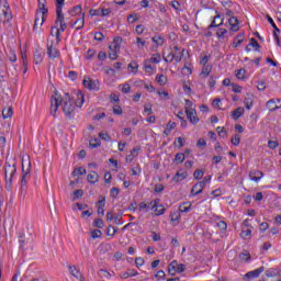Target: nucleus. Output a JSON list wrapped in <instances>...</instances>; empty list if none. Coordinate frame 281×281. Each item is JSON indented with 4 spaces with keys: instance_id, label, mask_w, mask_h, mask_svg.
Masks as SVG:
<instances>
[{
    "instance_id": "obj_1",
    "label": "nucleus",
    "mask_w": 281,
    "mask_h": 281,
    "mask_svg": "<svg viewBox=\"0 0 281 281\" xmlns=\"http://www.w3.org/2000/svg\"><path fill=\"white\" fill-rule=\"evenodd\" d=\"M14 175H16V165H10V162H5L4 179H5V190H8V192L12 190V179H14Z\"/></svg>"
},
{
    "instance_id": "obj_2",
    "label": "nucleus",
    "mask_w": 281,
    "mask_h": 281,
    "mask_svg": "<svg viewBox=\"0 0 281 281\" xmlns=\"http://www.w3.org/2000/svg\"><path fill=\"white\" fill-rule=\"evenodd\" d=\"M63 104V97L58 93V90H54V95L50 98V115L56 117L58 106Z\"/></svg>"
},
{
    "instance_id": "obj_3",
    "label": "nucleus",
    "mask_w": 281,
    "mask_h": 281,
    "mask_svg": "<svg viewBox=\"0 0 281 281\" xmlns=\"http://www.w3.org/2000/svg\"><path fill=\"white\" fill-rule=\"evenodd\" d=\"M30 170H32V164L30 162V157L22 158V186H27V181L30 180Z\"/></svg>"
},
{
    "instance_id": "obj_4",
    "label": "nucleus",
    "mask_w": 281,
    "mask_h": 281,
    "mask_svg": "<svg viewBox=\"0 0 281 281\" xmlns=\"http://www.w3.org/2000/svg\"><path fill=\"white\" fill-rule=\"evenodd\" d=\"M83 87L89 89V91H98L100 89V81L86 77L83 79Z\"/></svg>"
},
{
    "instance_id": "obj_5",
    "label": "nucleus",
    "mask_w": 281,
    "mask_h": 281,
    "mask_svg": "<svg viewBox=\"0 0 281 281\" xmlns=\"http://www.w3.org/2000/svg\"><path fill=\"white\" fill-rule=\"evenodd\" d=\"M0 14L2 16V19H0L2 23H10V21H12V10H10V7L0 9Z\"/></svg>"
},
{
    "instance_id": "obj_6",
    "label": "nucleus",
    "mask_w": 281,
    "mask_h": 281,
    "mask_svg": "<svg viewBox=\"0 0 281 281\" xmlns=\"http://www.w3.org/2000/svg\"><path fill=\"white\" fill-rule=\"evenodd\" d=\"M74 109H75V106H74V102H71V99H68L67 101L64 102L63 111L66 116L72 117Z\"/></svg>"
},
{
    "instance_id": "obj_7",
    "label": "nucleus",
    "mask_w": 281,
    "mask_h": 281,
    "mask_svg": "<svg viewBox=\"0 0 281 281\" xmlns=\"http://www.w3.org/2000/svg\"><path fill=\"white\" fill-rule=\"evenodd\" d=\"M205 189V182H196L192 189H191V196H196L199 194L203 193V190Z\"/></svg>"
},
{
    "instance_id": "obj_8",
    "label": "nucleus",
    "mask_w": 281,
    "mask_h": 281,
    "mask_svg": "<svg viewBox=\"0 0 281 281\" xmlns=\"http://www.w3.org/2000/svg\"><path fill=\"white\" fill-rule=\"evenodd\" d=\"M187 119L189 120L190 124H199V116L196 115V110L191 109L187 110Z\"/></svg>"
},
{
    "instance_id": "obj_9",
    "label": "nucleus",
    "mask_w": 281,
    "mask_h": 281,
    "mask_svg": "<svg viewBox=\"0 0 281 281\" xmlns=\"http://www.w3.org/2000/svg\"><path fill=\"white\" fill-rule=\"evenodd\" d=\"M250 181H256L258 183L262 177H265V173L260 170H251L248 175Z\"/></svg>"
},
{
    "instance_id": "obj_10",
    "label": "nucleus",
    "mask_w": 281,
    "mask_h": 281,
    "mask_svg": "<svg viewBox=\"0 0 281 281\" xmlns=\"http://www.w3.org/2000/svg\"><path fill=\"white\" fill-rule=\"evenodd\" d=\"M260 273H265V267L261 266L258 269H255L252 271H249L245 274V278H247L248 280H250V278H259Z\"/></svg>"
},
{
    "instance_id": "obj_11",
    "label": "nucleus",
    "mask_w": 281,
    "mask_h": 281,
    "mask_svg": "<svg viewBox=\"0 0 281 281\" xmlns=\"http://www.w3.org/2000/svg\"><path fill=\"white\" fill-rule=\"evenodd\" d=\"M122 47V37H114L113 43L110 45L111 52H120Z\"/></svg>"
},
{
    "instance_id": "obj_12",
    "label": "nucleus",
    "mask_w": 281,
    "mask_h": 281,
    "mask_svg": "<svg viewBox=\"0 0 281 281\" xmlns=\"http://www.w3.org/2000/svg\"><path fill=\"white\" fill-rule=\"evenodd\" d=\"M228 23H229V25H231L232 32H238V25H239L238 18H236V16H231V18L228 19Z\"/></svg>"
},
{
    "instance_id": "obj_13",
    "label": "nucleus",
    "mask_w": 281,
    "mask_h": 281,
    "mask_svg": "<svg viewBox=\"0 0 281 281\" xmlns=\"http://www.w3.org/2000/svg\"><path fill=\"white\" fill-rule=\"evenodd\" d=\"M88 182L89 183H98L100 176L98 175V172L95 171H91L88 176H87Z\"/></svg>"
},
{
    "instance_id": "obj_14",
    "label": "nucleus",
    "mask_w": 281,
    "mask_h": 281,
    "mask_svg": "<svg viewBox=\"0 0 281 281\" xmlns=\"http://www.w3.org/2000/svg\"><path fill=\"white\" fill-rule=\"evenodd\" d=\"M245 113V108L239 106L232 112L233 120H239V117Z\"/></svg>"
},
{
    "instance_id": "obj_15",
    "label": "nucleus",
    "mask_w": 281,
    "mask_h": 281,
    "mask_svg": "<svg viewBox=\"0 0 281 281\" xmlns=\"http://www.w3.org/2000/svg\"><path fill=\"white\" fill-rule=\"evenodd\" d=\"M183 179H188V172H177L172 180L176 181V183H179L180 181H183Z\"/></svg>"
},
{
    "instance_id": "obj_16",
    "label": "nucleus",
    "mask_w": 281,
    "mask_h": 281,
    "mask_svg": "<svg viewBox=\"0 0 281 281\" xmlns=\"http://www.w3.org/2000/svg\"><path fill=\"white\" fill-rule=\"evenodd\" d=\"M47 54L50 58H58L60 56V52L58 49L54 48V46H48Z\"/></svg>"
},
{
    "instance_id": "obj_17",
    "label": "nucleus",
    "mask_w": 281,
    "mask_h": 281,
    "mask_svg": "<svg viewBox=\"0 0 281 281\" xmlns=\"http://www.w3.org/2000/svg\"><path fill=\"white\" fill-rule=\"evenodd\" d=\"M33 60L35 65H41L43 63V53L35 50L33 53Z\"/></svg>"
},
{
    "instance_id": "obj_18",
    "label": "nucleus",
    "mask_w": 281,
    "mask_h": 281,
    "mask_svg": "<svg viewBox=\"0 0 281 281\" xmlns=\"http://www.w3.org/2000/svg\"><path fill=\"white\" fill-rule=\"evenodd\" d=\"M135 276H138L137 270L128 269L126 272H123V273L121 274V278H122L123 280H126L127 278H133V277H135Z\"/></svg>"
},
{
    "instance_id": "obj_19",
    "label": "nucleus",
    "mask_w": 281,
    "mask_h": 281,
    "mask_svg": "<svg viewBox=\"0 0 281 281\" xmlns=\"http://www.w3.org/2000/svg\"><path fill=\"white\" fill-rule=\"evenodd\" d=\"M38 1V11L43 12L44 14H48L49 9H47V0H37Z\"/></svg>"
},
{
    "instance_id": "obj_20",
    "label": "nucleus",
    "mask_w": 281,
    "mask_h": 281,
    "mask_svg": "<svg viewBox=\"0 0 281 281\" xmlns=\"http://www.w3.org/2000/svg\"><path fill=\"white\" fill-rule=\"evenodd\" d=\"M267 109L273 113V111H278V109H280V106L276 105V99H271L267 102L266 104Z\"/></svg>"
},
{
    "instance_id": "obj_21",
    "label": "nucleus",
    "mask_w": 281,
    "mask_h": 281,
    "mask_svg": "<svg viewBox=\"0 0 281 281\" xmlns=\"http://www.w3.org/2000/svg\"><path fill=\"white\" fill-rule=\"evenodd\" d=\"M178 262L177 260H173L170 262V265L168 266V273L170 276H175L177 273V267H178Z\"/></svg>"
},
{
    "instance_id": "obj_22",
    "label": "nucleus",
    "mask_w": 281,
    "mask_h": 281,
    "mask_svg": "<svg viewBox=\"0 0 281 281\" xmlns=\"http://www.w3.org/2000/svg\"><path fill=\"white\" fill-rule=\"evenodd\" d=\"M68 14H70V16H76L78 14H82V7L80 4L74 7L72 9H70L68 11Z\"/></svg>"
},
{
    "instance_id": "obj_23",
    "label": "nucleus",
    "mask_w": 281,
    "mask_h": 281,
    "mask_svg": "<svg viewBox=\"0 0 281 281\" xmlns=\"http://www.w3.org/2000/svg\"><path fill=\"white\" fill-rule=\"evenodd\" d=\"M245 41V34L240 33L238 34L233 42V47H238V45H241Z\"/></svg>"
},
{
    "instance_id": "obj_24",
    "label": "nucleus",
    "mask_w": 281,
    "mask_h": 281,
    "mask_svg": "<svg viewBox=\"0 0 281 281\" xmlns=\"http://www.w3.org/2000/svg\"><path fill=\"white\" fill-rule=\"evenodd\" d=\"M78 98L75 101L76 106L79 109L85 104V95L82 94V91H78L77 93Z\"/></svg>"
},
{
    "instance_id": "obj_25",
    "label": "nucleus",
    "mask_w": 281,
    "mask_h": 281,
    "mask_svg": "<svg viewBox=\"0 0 281 281\" xmlns=\"http://www.w3.org/2000/svg\"><path fill=\"white\" fill-rule=\"evenodd\" d=\"M192 207V203L190 202H183L182 204H180L179 206V212L181 213H188L190 212V209Z\"/></svg>"
},
{
    "instance_id": "obj_26",
    "label": "nucleus",
    "mask_w": 281,
    "mask_h": 281,
    "mask_svg": "<svg viewBox=\"0 0 281 281\" xmlns=\"http://www.w3.org/2000/svg\"><path fill=\"white\" fill-rule=\"evenodd\" d=\"M74 25H78L76 27V30H82V27H85V13L81 14L80 19H77L75 21V23L72 24V27H74Z\"/></svg>"
},
{
    "instance_id": "obj_27",
    "label": "nucleus",
    "mask_w": 281,
    "mask_h": 281,
    "mask_svg": "<svg viewBox=\"0 0 281 281\" xmlns=\"http://www.w3.org/2000/svg\"><path fill=\"white\" fill-rule=\"evenodd\" d=\"M82 175H87V169L82 167L75 168L72 171V177H80Z\"/></svg>"
},
{
    "instance_id": "obj_28",
    "label": "nucleus",
    "mask_w": 281,
    "mask_h": 281,
    "mask_svg": "<svg viewBox=\"0 0 281 281\" xmlns=\"http://www.w3.org/2000/svg\"><path fill=\"white\" fill-rule=\"evenodd\" d=\"M72 194H74V196H72L71 201H78V199H82L85 191H82V189H78V190H75L72 192Z\"/></svg>"
},
{
    "instance_id": "obj_29",
    "label": "nucleus",
    "mask_w": 281,
    "mask_h": 281,
    "mask_svg": "<svg viewBox=\"0 0 281 281\" xmlns=\"http://www.w3.org/2000/svg\"><path fill=\"white\" fill-rule=\"evenodd\" d=\"M7 57L11 63H16V53L14 49L10 48L7 53Z\"/></svg>"
},
{
    "instance_id": "obj_30",
    "label": "nucleus",
    "mask_w": 281,
    "mask_h": 281,
    "mask_svg": "<svg viewBox=\"0 0 281 281\" xmlns=\"http://www.w3.org/2000/svg\"><path fill=\"white\" fill-rule=\"evenodd\" d=\"M156 80H157L158 85H160V87H164V85H166V82H168V77L164 76V75H157Z\"/></svg>"
},
{
    "instance_id": "obj_31",
    "label": "nucleus",
    "mask_w": 281,
    "mask_h": 281,
    "mask_svg": "<svg viewBox=\"0 0 281 281\" xmlns=\"http://www.w3.org/2000/svg\"><path fill=\"white\" fill-rule=\"evenodd\" d=\"M246 74H247V70H245V68H240L235 71V76H236V78H238V80H245Z\"/></svg>"
},
{
    "instance_id": "obj_32",
    "label": "nucleus",
    "mask_w": 281,
    "mask_h": 281,
    "mask_svg": "<svg viewBox=\"0 0 281 281\" xmlns=\"http://www.w3.org/2000/svg\"><path fill=\"white\" fill-rule=\"evenodd\" d=\"M69 269V273L74 276V278H79L80 276V270H78V268H76V266H68Z\"/></svg>"
},
{
    "instance_id": "obj_33",
    "label": "nucleus",
    "mask_w": 281,
    "mask_h": 281,
    "mask_svg": "<svg viewBox=\"0 0 281 281\" xmlns=\"http://www.w3.org/2000/svg\"><path fill=\"white\" fill-rule=\"evenodd\" d=\"M50 36H56V40L60 41V29H58L56 26H52Z\"/></svg>"
},
{
    "instance_id": "obj_34",
    "label": "nucleus",
    "mask_w": 281,
    "mask_h": 281,
    "mask_svg": "<svg viewBox=\"0 0 281 281\" xmlns=\"http://www.w3.org/2000/svg\"><path fill=\"white\" fill-rule=\"evenodd\" d=\"M56 15L55 25H58V23H65V15L63 14V11H56Z\"/></svg>"
},
{
    "instance_id": "obj_35",
    "label": "nucleus",
    "mask_w": 281,
    "mask_h": 281,
    "mask_svg": "<svg viewBox=\"0 0 281 281\" xmlns=\"http://www.w3.org/2000/svg\"><path fill=\"white\" fill-rule=\"evenodd\" d=\"M268 19V23H270V25L273 27V32H276V34H280V30L278 27V25H276V22L273 21V18L270 15H267Z\"/></svg>"
},
{
    "instance_id": "obj_36",
    "label": "nucleus",
    "mask_w": 281,
    "mask_h": 281,
    "mask_svg": "<svg viewBox=\"0 0 281 281\" xmlns=\"http://www.w3.org/2000/svg\"><path fill=\"white\" fill-rule=\"evenodd\" d=\"M12 108H7L2 110V117L3 120H8L9 117H12Z\"/></svg>"
},
{
    "instance_id": "obj_37",
    "label": "nucleus",
    "mask_w": 281,
    "mask_h": 281,
    "mask_svg": "<svg viewBox=\"0 0 281 281\" xmlns=\"http://www.w3.org/2000/svg\"><path fill=\"white\" fill-rule=\"evenodd\" d=\"M266 276H267V278H276V276H280V271H278L276 269H268L266 271Z\"/></svg>"
},
{
    "instance_id": "obj_38",
    "label": "nucleus",
    "mask_w": 281,
    "mask_h": 281,
    "mask_svg": "<svg viewBox=\"0 0 281 281\" xmlns=\"http://www.w3.org/2000/svg\"><path fill=\"white\" fill-rule=\"evenodd\" d=\"M212 71V66H203L202 71H201V76H203V78H206L210 76V72Z\"/></svg>"
},
{
    "instance_id": "obj_39",
    "label": "nucleus",
    "mask_w": 281,
    "mask_h": 281,
    "mask_svg": "<svg viewBox=\"0 0 281 281\" xmlns=\"http://www.w3.org/2000/svg\"><path fill=\"white\" fill-rule=\"evenodd\" d=\"M203 175H205V171H203L202 169H196L193 172V177L196 181H200V179H203Z\"/></svg>"
},
{
    "instance_id": "obj_40",
    "label": "nucleus",
    "mask_w": 281,
    "mask_h": 281,
    "mask_svg": "<svg viewBox=\"0 0 281 281\" xmlns=\"http://www.w3.org/2000/svg\"><path fill=\"white\" fill-rule=\"evenodd\" d=\"M248 45L250 47H254L255 52H260V44L258 43V41H256V38H250V43Z\"/></svg>"
},
{
    "instance_id": "obj_41",
    "label": "nucleus",
    "mask_w": 281,
    "mask_h": 281,
    "mask_svg": "<svg viewBox=\"0 0 281 281\" xmlns=\"http://www.w3.org/2000/svg\"><path fill=\"white\" fill-rule=\"evenodd\" d=\"M155 212H156V216H161V214H165L166 212V207H164V205H159L157 204V206H155Z\"/></svg>"
},
{
    "instance_id": "obj_42",
    "label": "nucleus",
    "mask_w": 281,
    "mask_h": 281,
    "mask_svg": "<svg viewBox=\"0 0 281 281\" xmlns=\"http://www.w3.org/2000/svg\"><path fill=\"white\" fill-rule=\"evenodd\" d=\"M169 217H170V221L175 223L181 218V214H179V212H171Z\"/></svg>"
},
{
    "instance_id": "obj_43",
    "label": "nucleus",
    "mask_w": 281,
    "mask_h": 281,
    "mask_svg": "<svg viewBox=\"0 0 281 281\" xmlns=\"http://www.w3.org/2000/svg\"><path fill=\"white\" fill-rule=\"evenodd\" d=\"M175 161H177L178 164H183V161H186V154L183 153L177 154L175 157Z\"/></svg>"
},
{
    "instance_id": "obj_44",
    "label": "nucleus",
    "mask_w": 281,
    "mask_h": 281,
    "mask_svg": "<svg viewBox=\"0 0 281 281\" xmlns=\"http://www.w3.org/2000/svg\"><path fill=\"white\" fill-rule=\"evenodd\" d=\"M153 43H155L156 45H164V37H161L160 35H156L151 38Z\"/></svg>"
},
{
    "instance_id": "obj_45",
    "label": "nucleus",
    "mask_w": 281,
    "mask_h": 281,
    "mask_svg": "<svg viewBox=\"0 0 281 281\" xmlns=\"http://www.w3.org/2000/svg\"><path fill=\"white\" fill-rule=\"evenodd\" d=\"M55 3H56V12H63L65 0H55Z\"/></svg>"
},
{
    "instance_id": "obj_46",
    "label": "nucleus",
    "mask_w": 281,
    "mask_h": 281,
    "mask_svg": "<svg viewBox=\"0 0 281 281\" xmlns=\"http://www.w3.org/2000/svg\"><path fill=\"white\" fill-rule=\"evenodd\" d=\"M240 260H244V262H249L251 260V255L249 252H241L239 254Z\"/></svg>"
},
{
    "instance_id": "obj_47",
    "label": "nucleus",
    "mask_w": 281,
    "mask_h": 281,
    "mask_svg": "<svg viewBox=\"0 0 281 281\" xmlns=\"http://www.w3.org/2000/svg\"><path fill=\"white\" fill-rule=\"evenodd\" d=\"M231 144H233V146H238L240 144V135L235 134L231 139Z\"/></svg>"
},
{
    "instance_id": "obj_48",
    "label": "nucleus",
    "mask_w": 281,
    "mask_h": 281,
    "mask_svg": "<svg viewBox=\"0 0 281 281\" xmlns=\"http://www.w3.org/2000/svg\"><path fill=\"white\" fill-rule=\"evenodd\" d=\"M278 146H280V143L278 140H269L268 142V148H270L271 150H276V148H278Z\"/></svg>"
},
{
    "instance_id": "obj_49",
    "label": "nucleus",
    "mask_w": 281,
    "mask_h": 281,
    "mask_svg": "<svg viewBox=\"0 0 281 281\" xmlns=\"http://www.w3.org/2000/svg\"><path fill=\"white\" fill-rule=\"evenodd\" d=\"M159 203H161V200L155 199L154 201H151L147 204V207H150L151 210H155V207H157V205H159Z\"/></svg>"
},
{
    "instance_id": "obj_50",
    "label": "nucleus",
    "mask_w": 281,
    "mask_h": 281,
    "mask_svg": "<svg viewBox=\"0 0 281 281\" xmlns=\"http://www.w3.org/2000/svg\"><path fill=\"white\" fill-rule=\"evenodd\" d=\"M120 194V189L117 187H113L110 191V195L112 199H117V195Z\"/></svg>"
},
{
    "instance_id": "obj_51",
    "label": "nucleus",
    "mask_w": 281,
    "mask_h": 281,
    "mask_svg": "<svg viewBox=\"0 0 281 281\" xmlns=\"http://www.w3.org/2000/svg\"><path fill=\"white\" fill-rule=\"evenodd\" d=\"M93 224L98 229H102V227H104V221H102V218L94 220Z\"/></svg>"
},
{
    "instance_id": "obj_52",
    "label": "nucleus",
    "mask_w": 281,
    "mask_h": 281,
    "mask_svg": "<svg viewBox=\"0 0 281 281\" xmlns=\"http://www.w3.org/2000/svg\"><path fill=\"white\" fill-rule=\"evenodd\" d=\"M109 236H115V234H117V228L113 227V225H109L108 226V233Z\"/></svg>"
},
{
    "instance_id": "obj_53",
    "label": "nucleus",
    "mask_w": 281,
    "mask_h": 281,
    "mask_svg": "<svg viewBox=\"0 0 281 281\" xmlns=\"http://www.w3.org/2000/svg\"><path fill=\"white\" fill-rule=\"evenodd\" d=\"M225 34H227V29H218L216 32L217 38H225Z\"/></svg>"
},
{
    "instance_id": "obj_54",
    "label": "nucleus",
    "mask_w": 281,
    "mask_h": 281,
    "mask_svg": "<svg viewBox=\"0 0 281 281\" xmlns=\"http://www.w3.org/2000/svg\"><path fill=\"white\" fill-rule=\"evenodd\" d=\"M101 144H102V142H100V138H94V139L90 140L91 148H98Z\"/></svg>"
},
{
    "instance_id": "obj_55",
    "label": "nucleus",
    "mask_w": 281,
    "mask_h": 281,
    "mask_svg": "<svg viewBox=\"0 0 281 281\" xmlns=\"http://www.w3.org/2000/svg\"><path fill=\"white\" fill-rule=\"evenodd\" d=\"M245 108L249 111L251 109V106H254V101L251 100V98H246L245 101Z\"/></svg>"
},
{
    "instance_id": "obj_56",
    "label": "nucleus",
    "mask_w": 281,
    "mask_h": 281,
    "mask_svg": "<svg viewBox=\"0 0 281 281\" xmlns=\"http://www.w3.org/2000/svg\"><path fill=\"white\" fill-rule=\"evenodd\" d=\"M150 63H154L155 65L159 64L161 61V55L159 54H156L154 55L150 59H149Z\"/></svg>"
},
{
    "instance_id": "obj_57",
    "label": "nucleus",
    "mask_w": 281,
    "mask_h": 281,
    "mask_svg": "<svg viewBox=\"0 0 281 281\" xmlns=\"http://www.w3.org/2000/svg\"><path fill=\"white\" fill-rule=\"evenodd\" d=\"M91 238H102V231H100V229L92 231Z\"/></svg>"
},
{
    "instance_id": "obj_58",
    "label": "nucleus",
    "mask_w": 281,
    "mask_h": 281,
    "mask_svg": "<svg viewBox=\"0 0 281 281\" xmlns=\"http://www.w3.org/2000/svg\"><path fill=\"white\" fill-rule=\"evenodd\" d=\"M94 41H99V43H102V41H104V34H102V32L94 33Z\"/></svg>"
},
{
    "instance_id": "obj_59",
    "label": "nucleus",
    "mask_w": 281,
    "mask_h": 281,
    "mask_svg": "<svg viewBox=\"0 0 281 281\" xmlns=\"http://www.w3.org/2000/svg\"><path fill=\"white\" fill-rule=\"evenodd\" d=\"M165 63H172L175 60V53L170 52L167 57H164Z\"/></svg>"
},
{
    "instance_id": "obj_60",
    "label": "nucleus",
    "mask_w": 281,
    "mask_h": 281,
    "mask_svg": "<svg viewBox=\"0 0 281 281\" xmlns=\"http://www.w3.org/2000/svg\"><path fill=\"white\" fill-rule=\"evenodd\" d=\"M97 205L106 206V196L100 195Z\"/></svg>"
},
{
    "instance_id": "obj_61",
    "label": "nucleus",
    "mask_w": 281,
    "mask_h": 281,
    "mask_svg": "<svg viewBox=\"0 0 281 281\" xmlns=\"http://www.w3.org/2000/svg\"><path fill=\"white\" fill-rule=\"evenodd\" d=\"M138 16H137V13H134V14H130L128 16H127V21L130 22V23H135L136 21H138Z\"/></svg>"
},
{
    "instance_id": "obj_62",
    "label": "nucleus",
    "mask_w": 281,
    "mask_h": 281,
    "mask_svg": "<svg viewBox=\"0 0 281 281\" xmlns=\"http://www.w3.org/2000/svg\"><path fill=\"white\" fill-rule=\"evenodd\" d=\"M231 86L233 87V92L234 93H240L243 91V87H240L236 83H231Z\"/></svg>"
},
{
    "instance_id": "obj_63",
    "label": "nucleus",
    "mask_w": 281,
    "mask_h": 281,
    "mask_svg": "<svg viewBox=\"0 0 281 281\" xmlns=\"http://www.w3.org/2000/svg\"><path fill=\"white\" fill-rule=\"evenodd\" d=\"M113 113H114V115H122V113H123L122 106H120V105H114V106H113Z\"/></svg>"
},
{
    "instance_id": "obj_64",
    "label": "nucleus",
    "mask_w": 281,
    "mask_h": 281,
    "mask_svg": "<svg viewBox=\"0 0 281 281\" xmlns=\"http://www.w3.org/2000/svg\"><path fill=\"white\" fill-rule=\"evenodd\" d=\"M122 93H131V85L124 83L121 89Z\"/></svg>"
}]
</instances>
